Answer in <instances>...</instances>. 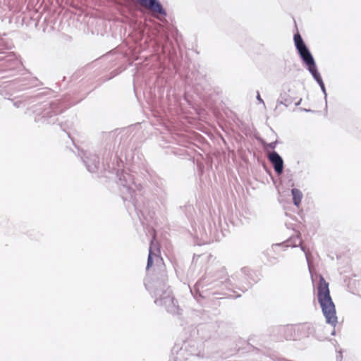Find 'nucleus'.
<instances>
[{
  "mask_svg": "<svg viewBox=\"0 0 361 361\" xmlns=\"http://www.w3.org/2000/svg\"><path fill=\"white\" fill-rule=\"evenodd\" d=\"M116 184L121 197L126 203V207L130 214L133 210L137 216L144 214L145 201L142 186L137 183L133 176L126 171H116Z\"/></svg>",
  "mask_w": 361,
  "mask_h": 361,
  "instance_id": "f257e3e1",
  "label": "nucleus"
},
{
  "mask_svg": "<svg viewBox=\"0 0 361 361\" xmlns=\"http://www.w3.org/2000/svg\"><path fill=\"white\" fill-rule=\"evenodd\" d=\"M233 287L231 280L227 278V272L224 267L216 270H211L206 273L194 286V289L190 292L194 295L195 291L200 297H205V294L209 292L212 295H226L223 291L224 289H230Z\"/></svg>",
  "mask_w": 361,
  "mask_h": 361,
  "instance_id": "f03ea898",
  "label": "nucleus"
},
{
  "mask_svg": "<svg viewBox=\"0 0 361 361\" xmlns=\"http://www.w3.org/2000/svg\"><path fill=\"white\" fill-rule=\"evenodd\" d=\"M69 107V104L61 100L44 102L32 106L35 115V121L40 124H54L57 121V115Z\"/></svg>",
  "mask_w": 361,
  "mask_h": 361,
  "instance_id": "7ed1b4c3",
  "label": "nucleus"
},
{
  "mask_svg": "<svg viewBox=\"0 0 361 361\" xmlns=\"http://www.w3.org/2000/svg\"><path fill=\"white\" fill-rule=\"evenodd\" d=\"M317 300L326 322L335 327L338 323L336 307L330 295L329 283L322 276H320L317 285Z\"/></svg>",
  "mask_w": 361,
  "mask_h": 361,
  "instance_id": "20e7f679",
  "label": "nucleus"
},
{
  "mask_svg": "<svg viewBox=\"0 0 361 361\" xmlns=\"http://www.w3.org/2000/svg\"><path fill=\"white\" fill-rule=\"evenodd\" d=\"M168 276L164 264L157 265L155 272L152 276L145 279V286L152 298L155 299L165 295V292H171L167 284Z\"/></svg>",
  "mask_w": 361,
  "mask_h": 361,
  "instance_id": "39448f33",
  "label": "nucleus"
},
{
  "mask_svg": "<svg viewBox=\"0 0 361 361\" xmlns=\"http://www.w3.org/2000/svg\"><path fill=\"white\" fill-rule=\"evenodd\" d=\"M293 40L297 52L305 67L317 83L322 81L323 79L318 71L315 60L299 32L294 35Z\"/></svg>",
  "mask_w": 361,
  "mask_h": 361,
  "instance_id": "423d86ee",
  "label": "nucleus"
},
{
  "mask_svg": "<svg viewBox=\"0 0 361 361\" xmlns=\"http://www.w3.org/2000/svg\"><path fill=\"white\" fill-rule=\"evenodd\" d=\"M41 82L37 78H32L29 80H13L4 82L0 85V94L7 99H11V97L18 90H23L32 87L38 86Z\"/></svg>",
  "mask_w": 361,
  "mask_h": 361,
  "instance_id": "0eeeda50",
  "label": "nucleus"
},
{
  "mask_svg": "<svg viewBox=\"0 0 361 361\" xmlns=\"http://www.w3.org/2000/svg\"><path fill=\"white\" fill-rule=\"evenodd\" d=\"M154 303L157 306L164 307L166 312L171 314L178 315L180 314L181 309L172 295V292H165V295L155 299Z\"/></svg>",
  "mask_w": 361,
  "mask_h": 361,
  "instance_id": "6e6552de",
  "label": "nucleus"
},
{
  "mask_svg": "<svg viewBox=\"0 0 361 361\" xmlns=\"http://www.w3.org/2000/svg\"><path fill=\"white\" fill-rule=\"evenodd\" d=\"M80 156L87 170L90 173H96L99 166V159L97 154L90 150L81 151Z\"/></svg>",
  "mask_w": 361,
  "mask_h": 361,
  "instance_id": "1a4fd4ad",
  "label": "nucleus"
},
{
  "mask_svg": "<svg viewBox=\"0 0 361 361\" xmlns=\"http://www.w3.org/2000/svg\"><path fill=\"white\" fill-rule=\"evenodd\" d=\"M295 100V92L289 85H283L282 90L277 99V104H283L286 107L290 105Z\"/></svg>",
  "mask_w": 361,
  "mask_h": 361,
  "instance_id": "9d476101",
  "label": "nucleus"
},
{
  "mask_svg": "<svg viewBox=\"0 0 361 361\" xmlns=\"http://www.w3.org/2000/svg\"><path fill=\"white\" fill-rule=\"evenodd\" d=\"M142 6L148 8L154 13L162 17L167 16V12L159 0H137Z\"/></svg>",
  "mask_w": 361,
  "mask_h": 361,
  "instance_id": "9b49d317",
  "label": "nucleus"
},
{
  "mask_svg": "<svg viewBox=\"0 0 361 361\" xmlns=\"http://www.w3.org/2000/svg\"><path fill=\"white\" fill-rule=\"evenodd\" d=\"M267 158L272 164L274 171L281 175L283 172L284 162L282 157L276 151L273 150L267 155Z\"/></svg>",
  "mask_w": 361,
  "mask_h": 361,
  "instance_id": "f8f14e48",
  "label": "nucleus"
},
{
  "mask_svg": "<svg viewBox=\"0 0 361 361\" xmlns=\"http://www.w3.org/2000/svg\"><path fill=\"white\" fill-rule=\"evenodd\" d=\"M171 351L172 357L170 358L169 361H186L190 357L188 353L189 351L188 344H183L180 348L175 346Z\"/></svg>",
  "mask_w": 361,
  "mask_h": 361,
  "instance_id": "ddd939ff",
  "label": "nucleus"
},
{
  "mask_svg": "<svg viewBox=\"0 0 361 361\" xmlns=\"http://www.w3.org/2000/svg\"><path fill=\"white\" fill-rule=\"evenodd\" d=\"M227 278L231 279V282L233 283V287H231V288H230L229 290H233V292H235V290H233L234 288H238L239 290H240L242 292H245L247 291L252 285V283L251 282H244L243 281V279H235V278H238V276H232L231 278H229L228 276H227Z\"/></svg>",
  "mask_w": 361,
  "mask_h": 361,
  "instance_id": "4468645a",
  "label": "nucleus"
},
{
  "mask_svg": "<svg viewBox=\"0 0 361 361\" xmlns=\"http://www.w3.org/2000/svg\"><path fill=\"white\" fill-rule=\"evenodd\" d=\"M155 186L154 193L159 200H164L166 196V190L164 182L158 178L152 180Z\"/></svg>",
  "mask_w": 361,
  "mask_h": 361,
  "instance_id": "2eb2a0df",
  "label": "nucleus"
},
{
  "mask_svg": "<svg viewBox=\"0 0 361 361\" xmlns=\"http://www.w3.org/2000/svg\"><path fill=\"white\" fill-rule=\"evenodd\" d=\"M4 60L8 63V68L10 71H13L15 68L19 67L21 63L16 58L13 52L8 53L5 56L0 57V61Z\"/></svg>",
  "mask_w": 361,
  "mask_h": 361,
  "instance_id": "dca6fc26",
  "label": "nucleus"
},
{
  "mask_svg": "<svg viewBox=\"0 0 361 361\" xmlns=\"http://www.w3.org/2000/svg\"><path fill=\"white\" fill-rule=\"evenodd\" d=\"M286 246H292V247H296L299 246L300 247L301 250L305 253V257H306L307 263L308 264L310 263V253L309 251H307L306 250L305 247L302 245V240L299 238V236H297L296 238H295L293 239H290V240H288Z\"/></svg>",
  "mask_w": 361,
  "mask_h": 361,
  "instance_id": "f3484780",
  "label": "nucleus"
},
{
  "mask_svg": "<svg viewBox=\"0 0 361 361\" xmlns=\"http://www.w3.org/2000/svg\"><path fill=\"white\" fill-rule=\"evenodd\" d=\"M12 100V99H11ZM32 99L28 97H21L20 99L16 100L13 99V104L16 108H26L32 102Z\"/></svg>",
  "mask_w": 361,
  "mask_h": 361,
  "instance_id": "a211bd4d",
  "label": "nucleus"
},
{
  "mask_svg": "<svg viewBox=\"0 0 361 361\" xmlns=\"http://www.w3.org/2000/svg\"><path fill=\"white\" fill-rule=\"evenodd\" d=\"M183 344H188V355L190 356H197L199 357H202L203 356L200 355V352L198 350L197 348L196 343L195 341H186L184 342Z\"/></svg>",
  "mask_w": 361,
  "mask_h": 361,
  "instance_id": "6ab92c4d",
  "label": "nucleus"
},
{
  "mask_svg": "<svg viewBox=\"0 0 361 361\" xmlns=\"http://www.w3.org/2000/svg\"><path fill=\"white\" fill-rule=\"evenodd\" d=\"M291 195L293 196V204L299 207L303 197L302 192L298 188H293L291 190Z\"/></svg>",
  "mask_w": 361,
  "mask_h": 361,
  "instance_id": "aec40b11",
  "label": "nucleus"
},
{
  "mask_svg": "<svg viewBox=\"0 0 361 361\" xmlns=\"http://www.w3.org/2000/svg\"><path fill=\"white\" fill-rule=\"evenodd\" d=\"M154 238H155V236L153 235V238L150 241V246H149V255H148V258H147V267H146V269L147 270H149V269L152 266L153 264V258H152V256L154 254L152 250H153V247H154Z\"/></svg>",
  "mask_w": 361,
  "mask_h": 361,
  "instance_id": "412c9836",
  "label": "nucleus"
},
{
  "mask_svg": "<svg viewBox=\"0 0 361 361\" xmlns=\"http://www.w3.org/2000/svg\"><path fill=\"white\" fill-rule=\"evenodd\" d=\"M75 120V115H72L71 116L70 119H68L64 122H61L60 123V126H61V129L63 131H66L67 130L72 128L73 126Z\"/></svg>",
  "mask_w": 361,
  "mask_h": 361,
  "instance_id": "4be33fe9",
  "label": "nucleus"
},
{
  "mask_svg": "<svg viewBox=\"0 0 361 361\" xmlns=\"http://www.w3.org/2000/svg\"><path fill=\"white\" fill-rule=\"evenodd\" d=\"M262 144L264 146L265 148H270L271 149H274L276 147V145L278 144V141L275 140V141L271 142L270 143H267L264 140H262Z\"/></svg>",
  "mask_w": 361,
  "mask_h": 361,
  "instance_id": "5701e85b",
  "label": "nucleus"
},
{
  "mask_svg": "<svg viewBox=\"0 0 361 361\" xmlns=\"http://www.w3.org/2000/svg\"><path fill=\"white\" fill-rule=\"evenodd\" d=\"M317 84L319 85L322 92L324 94V99H325V102H326V106H327V93H326V87H325L324 82L322 80V81L318 82Z\"/></svg>",
  "mask_w": 361,
  "mask_h": 361,
  "instance_id": "b1692460",
  "label": "nucleus"
},
{
  "mask_svg": "<svg viewBox=\"0 0 361 361\" xmlns=\"http://www.w3.org/2000/svg\"><path fill=\"white\" fill-rule=\"evenodd\" d=\"M7 48L8 47L5 45L4 39H0V54H4V50Z\"/></svg>",
  "mask_w": 361,
  "mask_h": 361,
  "instance_id": "393cba45",
  "label": "nucleus"
},
{
  "mask_svg": "<svg viewBox=\"0 0 361 361\" xmlns=\"http://www.w3.org/2000/svg\"><path fill=\"white\" fill-rule=\"evenodd\" d=\"M338 354L336 355V360L337 361H342L343 360V355H342V350H339L337 351Z\"/></svg>",
  "mask_w": 361,
  "mask_h": 361,
  "instance_id": "a878e982",
  "label": "nucleus"
},
{
  "mask_svg": "<svg viewBox=\"0 0 361 361\" xmlns=\"http://www.w3.org/2000/svg\"><path fill=\"white\" fill-rule=\"evenodd\" d=\"M257 100L259 103L262 104L264 105V106H265L264 102V100L261 98V97H260V94H259V92H257Z\"/></svg>",
  "mask_w": 361,
  "mask_h": 361,
  "instance_id": "bb28decb",
  "label": "nucleus"
},
{
  "mask_svg": "<svg viewBox=\"0 0 361 361\" xmlns=\"http://www.w3.org/2000/svg\"><path fill=\"white\" fill-rule=\"evenodd\" d=\"M300 110L302 111H305V112H312L313 111L311 109H305V108H301Z\"/></svg>",
  "mask_w": 361,
  "mask_h": 361,
  "instance_id": "cd10ccee",
  "label": "nucleus"
},
{
  "mask_svg": "<svg viewBox=\"0 0 361 361\" xmlns=\"http://www.w3.org/2000/svg\"><path fill=\"white\" fill-rule=\"evenodd\" d=\"M302 99L300 98L298 102L295 103V106H298L301 104Z\"/></svg>",
  "mask_w": 361,
  "mask_h": 361,
  "instance_id": "c85d7f7f",
  "label": "nucleus"
},
{
  "mask_svg": "<svg viewBox=\"0 0 361 361\" xmlns=\"http://www.w3.org/2000/svg\"><path fill=\"white\" fill-rule=\"evenodd\" d=\"M331 335H335V330H333L331 332Z\"/></svg>",
  "mask_w": 361,
  "mask_h": 361,
  "instance_id": "c756f323",
  "label": "nucleus"
},
{
  "mask_svg": "<svg viewBox=\"0 0 361 361\" xmlns=\"http://www.w3.org/2000/svg\"><path fill=\"white\" fill-rule=\"evenodd\" d=\"M240 295H237L235 297H236V298H238V297H240Z\"/></svg>",
  "mask_w": 361,
  "mask_h": 361,
  "instance_id": "7c9ffc66",
  "label": "nucleus"
}]
</instances>
